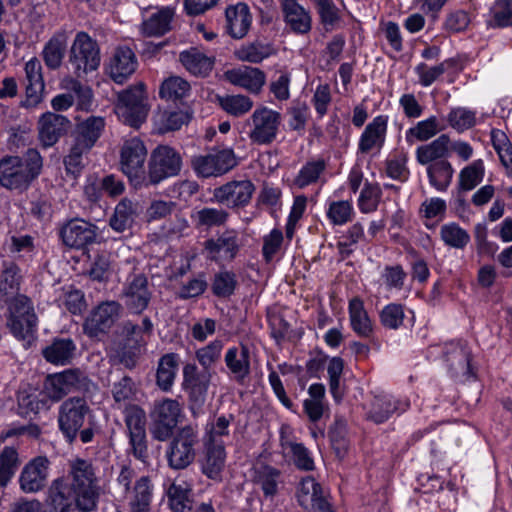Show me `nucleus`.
I'll return each mask as SVG.
<instances>
[{
	"label": "nucleus",
	"mask_w": 512,
	"mask_h": 512,
	"mask_svg": "<svg viewBox=\"0 0 512 512\" xmlns=\"http://www.w3.org/2000/svg\"><path fill=\"white\" fill-rule=\"evenodd\" d=\"M43 160L36 149L23 156H7L0 160V184L10 190H24L38 177Z\"/></svg>",
	"instance_id": "f257e3e1"
},
{
	"label": "nucleus",
	"mask_w": 512,
	"mask_h": 512,
	"mask_svg": "<svg viewBox=\"0 0 512 512\" xmlns=\"http://www.w3.org/2000/svg\"><path fill=\"white\" fill-rule=\"evenodd\" d=\"M69 475L72 478L69 485L76 496L77 508L85 512L96 509L101 488L93 463L82 458L71 460Z\"/></svg>",
	"instance_id": "f03ea898"
},
{
	"label": "nucleus",
	"mask_w": 512,
	"mask_h": 512,
	"mask_svg": "<svg viewBox=\"0 0 512 512\" xmlns=\"http://www.w3.org/2000/svg\"><path fill=\"white\" fill-rule=\"evenodd\" d=\"M182 169V157L174 148L160 145L155 148L148 162V171L136 187L156 186L162 181L177 176Z\"/></svg>",
	"instance_id": "7ed1b4c3"
},
{
	"label": "nucleus",
	"mask_w": 512,
	"mask_h": 512,
	"mask_svg": "<svg viewBox=\"0 0 512 512\" xmlns=\"http://www.w3.org/2000/svg\"><path fill=\"white\" fill-rule=\"evenodd\" d=\"M148 112V95L143 82L119 92L116 113L124 124L139 128L146 121Z\"/></svg>",
	"instance_id": "20e7f679"
},
{
	"label": "nucleus",
	"mask_w": 512,
	"mask_h": 512,
	"mask_svg": "<svg viewBox=\"0 0 512 512\" xmlns=\"http://www.w3.org/2000/svg\"><path fill=\"white\" fill-rule=\"evenodd\" d=\"M198 445V432L193 426L187 425L179 429L166 450L169 467L182 470L191 465L195 460Z\"/></svg>",
	"instance_id": "39448f33"
},
{
	"label": "nucleus",
	"mask_w": 512,
	"mask_h": 512,
	"mask_svg": "<svg viewBox=\"0 0 512 512\" xmlns=\"http://www.w3.org/2000/svg\"><path fill=\"white\" fill-rule=\"evenodd\" d=\"M98 44L87 33L78 32L71 45L68 63L73 73L81 78L95 71L100 65Z\"/></svg>",
	"instance_id": "423d86ee"
},
{
	"label": "nucleus",
	"mask_w": 512,
	"mask_h": 512,
	"mask_svg": "<svg viewBox=\"0 0 512 512\" xmlns=\"http://www.w3.org/2000/svg\"><path fill=\"white\" fill-rule=\"evenodd\" d=\"M92 416V409L85 398L79 396L64 400L58 409V426L64 437L73 442L87 417Z\"/></svg>",
	"instance_id": "0eeeda50"
},
{
	"label": "nucleus",
	"mask_w": 512,
	"mask_h": 512,
	"mask_svg": "<svg viewBox=\"0 0 512 512\" xmlns=\"http://www.w3.org/2000/svg\"><path fill=\"white\" fill-rule=\"evenodd\" d=\"M8 311L7 326L12 335L19 340L32 337L38 318L31 300L25 295H17L10 301Z\"/></svg>",
	"instance_id": "6e6552de"
},
{
	"label": "nucleus",
	"mask_w": 512,
	"mask_h": 512,
	"mask_svg": "<svg viewBox=\"0 0 512 512\" xmlns=\"http://www.w3.org/2000/svg\"><path fill=\"white\" fill-rule=\"evenodd\" d=\"M281 123L282 116L278 111L258 107L246 121L250 128L248 137L253 144L270 145L276 140Z\"/></svg>",
	"instance_id": "1a4fd4ad"
},
{
	"label": "nucleus",
	"mask_w": 512,
	"mask_h": 512,
	"mask_svg": "<svg viewBox=\"0 0 512 512\" xmlns=\"http://www.w3.org/2000/svg\"><path fill=\"white\" fill-rule=\"evenodd\" d=\"M182 407L175 399L165 398L156 401L151 412V435L155 440L166 441L170 439L180 422Z\"/></svg>",
	"instance_id": "9d476101"
},
{
	"label": "nucleus",
	"mask_w": 512,
	"mask_h": 512,
	"mask_svg": "<svg viewBox=\"0 0 512 512\" xmlns=\"http://www.w3.org/2000/svg\"><path fill=\"white\" fill-rule=\"evenodd\" d=\"M192 168L203 178L218 177L228 173L237 166L238 161L231 148L213 149L206 155L192 159Z\"/></svg>",
	"instance_id": "9b49d317"
},
{
	"label": "nucleus",
	"mask_w": 512,
	"mask_h": 512,
	"mask_svg": "<svg viewBox=\"0 0 512 512\" xmlns=\"http://www.w3.org/2000/svg\"><path fill=\"white\" fill-rule=\"evenodd\" d=\"M123 311L118 301H103L94 307L83 323V331L90 338L107 334L120 319Z\"/></svg>",
	"instance_id": "f8f14e48"
},
{
	"label": "nucleus",
	"mask_w": 512,
	"mask_h": 512,
	"mask_svg": "<svg viewBox=\"0 0 512 512\" xmlns=\"http://www.w3.org/2000/svg\"><path fill=\"white\" fill-rule=\"evenodd\" d=\"M212 377L213 371L200 370L195 363L184 365L182 386L192 409H199L204 405Z\"/></svg>",
	"instance_id": "ddd939ff"
},
{
	"label": "nucleus",
	"mask_w": 512,
	"mask_h": 512,
	"mask_svg": "<svg viewBox=\"0 0 512 512\" xmlns=\"http://www.w3.org/2000/svg\"><path fill=\"white\" fill-rule=\"evenodd\" d=\"M255 192L254 184L247 179L229 181L213 190V199L228 208L247 206Z\"/></svg>",
	"instance_id": "4468645a"
},
{
	"label": "nucleus",
	"mask_w": 512,
	"mask_h": 512,
	"mask_svg": "<svg viewBox=\"0 0 512 512\" xmlns=\"http://www.w3.org/2000/svg\"><path fill=\"white\" fill-rule=\"evenodd\" d=\"M147 150L144 143L138 138L126 140L121 148L120 165L130 181L136 187V182L141 180L144 174L143 166L146 160Z\"/></svg>",
	"instance_id": "2eb2a0df"
},
{
	"label": "nucleus",
	"mask_w": 512,
	"mask_h": 512,
	"mask_svg": "<svg viewBox=\"0 0 512 512\" xmlns=\"http://www.w3.org/2000/svg\"><path fill=\"white\" fill-rule=\"evenodd\" d=\"M59 235L65 246L83 249L96 241L97 227L83 219H71L63 224Z\"/></svg>",
	"instance_id": "dca6fc26"
},
{
	"label": "nucleus",
	"mask_w": 512,
	"mask_h": 512,
	"mask_svg": "<svg viewBox=\"0 0 512 512\" xmlns=\"http://www.w3.org/2000/svg\"><path fill=\"white\" fill-rule=\"evenodd\" d=\"M49 466L50 461L45 456H38L30 460L20 473V489L24 493H37L43 490L48 481Z\"/></svg>",
	"instance_id": "f3484780"
},
{
	"label": "nucleus",
	"mask_w": 512,
	"mask_h": 512,
	"mask_svg": "<svg viewBox=\"0 0 512 512\" xmlns=\"http://www.w3.org/2000/svg\"><path fill=\"white\" fill-rule=\"evenodd\" d=\"M298 504L306 510L315 512H330L328 503L321 485L311 476L302 478L296 489Z\"/></svg>",
	"instance_id": "a211bd4d"
},
{
	"label": "nucleus",
	"mask_w": 512,
	"mask_h": 512,
	"mask_svg": "<svg viewBox=\"0 0 512 512\" xmlns=\"http://www.w3.org/2000/svg\"><path fill=\"white\" fill-rule=\"evenodd\" d=\"M122 296L126 308L134 314H141L149 305L152 292L144 274H136L124 287Z\"/></svg>",
	"instance_id": "6ab92c4d"
},
{
	"label": "nucleus",
	"mask_w": 512,
	"mask_h": 512,
	"mask_svg": "<svg viewBox=\"0 0 512 512\" xmlns=\"http://www.w3.org/2000/svg\"><path fill=\"white\" fill-rule=\"evenodd\" d=\"M444 357L453 377L468 379L473 375L471 351L465 342L452 341L447 343L445 345Z\"/></svg>",
	"instance_id": "aec40b11"
},
{
	"label": "nucleus",
	"mask_w": 512,
	"mask_h": 512,
	"mask_svg": "<svg viewBox=\"0 0 512 512\" xmlns=\"http://www.w3.org/2000/svg\"><path fill=\"white\" fill-rule=\"evenodd\" d=\"M138 66V61L133 50L127 46H119L113 52L107 71L111 79L118 84L124 83Z\"/></svg>",
	"instance_id": "412c9836"
},
{
	"label": "nucleus",
	"mask_w": 512,
	"mask_h": 512,
	"mask_svg": "<svg viewBox=\"0 0 512 512\" xmlns=\"http://www.w3.org/2000/svg\"><path fill=\"white\" fill-rule=\"evenodd\" d=\"M70 121L63 115L47 112L38 122L39 141L44 148L55 145L66 134Z\"/></svg>",
	"instance_id": "4be33fe9"
},
{
	"label": "nucleus",
	"mask_w": 512,
	"mask_h": 512,
	"mask_svg": "<svg viewBox=\"0 0 512 512\" xmlns=\"http://www.w3.org/2000/svg\"><path fill=\"white\" fill-rule=\"evenodd\" d=\"M250 349L246 344L227 349L224 361L231 378L238 384H244L251 373Z\"/></svg>",
	"instance_id": "5701e85b"
},
{
	"label": "nucleus",
	"mask_w": 512,
	"mask_h": 512,
	"mask_svg": "<svg viewBox=\"0 0 512 512\" xmlns=\"http://www.w3.org/2000/svg\"><path fill=\"white\" fill-rule=\"evenodd\" d=\"M204 247L211 260L232 261L240 250L238 234L234 230H227L216 239L206 240Z\"/></svg>",
	"instance_id": "b1692460"
},
{
	"label": "nucleus",
	"mask_w": 512,
	"mask_h": 512,
	"mask_svg": "<svg viewBox=\"0 0 512 512\" xmlns=\"http://www.w3.org/2000/svg\"><path fill=\"white\" fill-rule=\"evenodd\" d=\"M46 504L52 512H74L77 506L73 488L63 478L53 480L47 491Z\"/></svg>",
	"instance_id": "393cba45"
},
{
	"label": "nucleus",
	"mask_w": 512,
	"mask_h": 512,
	"mask_svg": "<svg viewBox=\"0 0 512 512\" xmlns=\"http://www.w3.org/2000/svg\"><path fill=\"white\" fill-rule=\"evenodd\" d=\"M224 77L231 84L242 87L254 94H258L266 82L265 73L259 68L251 66H241L227 70Z\"/></svg>",
	"instance_id": "a878e982"
},
{
	"label": "nucleus",
	"mask_w": 512,
	"mask_h": 512,
	"mask_svg": "<svg viewBox=\"0 0 512 512\" xmlns=\"http://www.w3.org/2000/svg\"><path fill=\"white\" fill-rule=\"evenodd\" d=\"M281 9L284 22L292 32L305 35L311 31V15L296 0H282Z\"/></svg>",
	"instance_id": "bb28decb"
},
{
	"label": "nucleus",
	"mask_w": 512,
	"mask_h": 512,
	"mask_svg": "<svg viewBox=\"0 0 512 512\" xmlns=\"http://www.w3.org/2000/svg\"><path fill=\"white\" fill-rule=\"evenodd\" d=\"M387 123V116L379 115L365 127L358 143L359 152L366 154L373 149L382 148L386 138Z\"/></svg>",
	"instance_id": "cd10ccee"
},
{
	"label": "nucleus",
	"mask_w": 512,
	"mask_h": 512,
	"mask_svg": "<svg viewBox=\"0 0 512 512\" xmlns=\"http://www.w3.org/2000/svg\"><path fill=\"white\" fill-rule=\"evenodd\" d=\"M228 33L235 39H241L248 33L252 15L246 3L230 5L225 10Z\"/></svg>",
	"instance_id": "c85d7f7f"
},
{
	"label": "nucleus",
	"mask_w": 512,
	"mask_h": 512,
	"mask_svg": "<svg viewBox=\"0 0 512 512\" xmlns=\"http://www.w3.org/2000/svg\"><path fill=\"white\" fill-rule=\"evenodd\" d=\"M252 480L258 486L265 498L273 499L283 484L281 471L266 464H258L253 468Z\"/></svg>",
	"instance_id": "c756f323"
},
{
	"label": "nucleus",
	"mask_w": 512,
	"mask_h": 512,
	"mask_svg": "<svg viewBox=\"0 0 512 512\" xmlns=\"http://www.w3.org/2000/svg\"><path fill=\"white\" fill-rule=\"evenodd\" d=\"M179 61L190 74L198 77L208 76L214 67V58L196 47L180 52Z\"/></svg>",
	"instance_id": "7c9ffc66"
},
{
	"label": "nucleus",
	"mask_w": 512,
	"mask_h": 512,
	"mask_svg": "<svg viewBox=\"0 0 512 512\" xmlns=\"http://www.w3.org/2000/svg\"><path fill=\"white\" fill-rule=\"evenodd\" d=\"M105 127L103 117L90 116L76 125L73 141L91 150Z\"/></svg>",
	"instance_id": "2f4dec72"
},
{
	"label": "nucleus",
	"mask_w": 512,
	"mask_h": 512,
	"mask_svg": "<svg viewBox=\"0 0 512 512\" xmlns=\"http://www.w3.org/2000/svg\"><path fill=\"white\" fill-rule=\"evenodd\" d=\"M141 212L139 202L123 198L115 207L109 220V225L116 232H124L130 229Z\"/></svg>",
	"instance_id": "473e14b6"
},
{
	"label": "nucleus",
	"mask_w": 512,
	"mask_h": 512,
	"mask_svg": "<svg viewBox=\"0 0 512 512\" xmlns=\"http://www.w3.org/2000/svg\"><path fill=\"white\" fill-rule=\"evenodd\" d=\"M26 74V103L34 106L41 100L44 89L41 63L37 58L29 60L25 64Z\"/></svg>",
	"instance_id": "72a5a7b5"
},
{
	"label": "nucleus",
	"mask_w": 512,
	"mask_h": 512,
	"mask_svg": "<svg viewBox=\"0 0 512 512\" xmlns=\"http://www.w3.org/2000/svg\"><path fill=\"white\" fill-rule=\"evenodd\" d=\"M76 344L71 338H55L42 350L44 359L54 365H67L75 356Z\"/></svg>",
	"instance_id": "f704fd0d"
},
{
	"label": "nucleus",
	"mask_w": 512,
	"mask_h": 512,
	"mask_svg": "<svg viewBox=\"0 0 512 512\" xmlns=\"http://www.w3.org/2000/svg\"><path fill=\"white\" fill-rule=\"evenodd\" d=\"M449 145V136L441 134L432 142L416 149V160L421 165H430L440 160H446L445 157L449 154Z\"/></svg>",
	"instance_id": "c9c22d12"
},
{
	"label": "nucleus",
	"mask_w": 512,
	"mask_h": 512,
	"mask_svg": "<svg viewBox=\"0 0 512 512\" xmlns=\"http://www.w3.org/2000/svg\"><path fill=\"white\" fill-rule=\"evenodd\" d=\"M349 320L352 330L362 338H370L374 333V324L364 308L360 298H353L349 302Z\"/></svg>",
	"instance_id": "e433bc0d"
},
{
	"label": "nucleus",
	"mask_w": 512,
	"mask_h": 512,
	"mask_svg": "<svg viewBox=\"0 0 512 512\" xmlns=\"http://www.w3.org/2000/svg\"><path fill=\"white\" fill-rule=\"evenodd\" d=\"M399 401L395 400L391 395L381 393L375 395L371 400L367 419L376 424L387 421L391 415L398 410Z\"/></svg>",
	"instance_id": "4c0bfd02"
},
{
	"label": "nucleus",
	"mask_w": 512,
	"mask_h": 512,
	"mask_svg": "<svg viewBox=\"0 0 512 512\" xmlns=\"http://www.w3.org/2000/svg\"><path fill=\"white\" fill-rule=\"evenodd\" d=\"M166 494L173 512H192L191 487L187 482L171 483Z\"/></svg>",
	"instance_id": "58836bf2"
},
{
	"label": "nucleus",
	"mask_w": 512,
	"mask_h": 512,
	"mask_svg": "<svg viewBox=\"0 0 512 512\" xmlns=\"http://www.w3.org/2000/svg\"><path fill=\"white\" fill-rule=\"evenodd\" d=\"M225 463V450L222 444L206 443V455L202 472L210 479L218 480Z\"/></svg>",
	"instance_id": "ea45409f"
},
{
	"label": "nucleus",
	"mask_w": 512,
	"mask_h": 512,
	"mask_svg": "<svg viewBox=\"0 0 512 512\" xmlns=\"http://www.w3.org/2000/svg\"><path fill=\"white\" fill-rule=\"evenodd\" d=\"M174 9L163 7L142 23V32L147 36H162L171 29Z\"/></svg>",
	"instance_id": "a19ab883"
},
{
	"label": "nucleus",
	"mask_w": 512,
	"mask_h": 512,
	"mask_svg": "<svg viewBox=\"0 0 512 512\" xmlns=\"http://www.w3.org/2000/svg\"><path fill=\"white\" fill-rule=\"evenodd\" d=\"M454 168L447 160H440L427 167L430 185L439 192H445L452 183Z\"/></svg>",
	"instance_id": "79ce46f5"
},
{
	"label": "nucleus",
	"mask_w": 512,
	"mask_h": 512,
	"mask_svg": "<svg viewBox=\"0 0 512 512\" xmlns=\"http://www.w3.org/2000/svg\"><path fill=\"white\" fill-rule=\"evenodd\" d=\"M178 362L179 357L176 353H167L160 358L156 379L161 390L169 391L171 389L178 369Z\"/></svg>",
	"instance_id": "37998d69"
},
{
	"label": "nucleus",
	"mask_w": 512,
	"mask_h": 512,
	"mask_svg": "<svg viewBox=\"0 0 512 512\" xmlns=\"http://www.w3.org/2000/svg\"><path fill=\"white\" fill-rule=\"evenodd\" d=\"M67 47L64 34L54 35L44 46L42 55L46 66L57 69L61 66Z\"/></svg>",
	"instance_id": "c03bdc74"
},
{
	"label": "nucleus",
	"mask_w": 512,
	"mask_h": 512,
	"mask_svg": "<svg viewBox=\"0 0 512 512\" xmlns=\"http://www.w3.org/2000/svg\"><path fill=\"white\" fill-rule=\"evenodd\" d=\"M325 170L326 162L324 159L308 161L299 170L297 176L293 180V184L294 186L303 189L316 183Z\"/></svg>",
	"instance_id": "a18cd8bd"
},
{
	"label": "nucleus",
	"mask_w": 512,
	"mask_h": 512,
	"mask_svg": "<svg viewBox=\"0 0 512 512\" xmlns=\"http://www.w3.org/2000/svg\"><path fill=\"white\" fill-rule=\"evenodd\" d=\"M190 84L179 76L165 79L159 89V95L167 101H177L186 97L190 92Z\"/></svg>",
	"instance_id": "49530a36"
},
{
	"label": "nucleus",
	"mask_w": 512,
	"mask_h": 512,
	"mask_svg": "<svg viewBox=\"0 0 512 512\" xmlns=\"http://www.w3.org/2000/svg\"><path fill=\"white\" fill-rule=\"evenodd\" d=\"M484 177V165L482 160H476L464 167L459 173L458 191L468 192L480 184Z\"/></svg>",
	"instance_id": "de8ad7c7"
},
{
	"label": "nucleus",
	"mask_w": 512,
	"mask_h": 512,
	"mask_svg": "<svg viewBox=\"0 0 512 512\" xmlns=\"http://www.w3.org/2000/svg\"><path fill=\"white\" fill-rule=\"evenodd\" d=\"M274 53L272 45L255 41L242 45L236 50L235 55L241 61L260 63Z\"/></svg>",
	"instance_id": "09e8293b"
},
{
	"label": "nucleus",
	"mask_w": 512,
	"mask_h": 512,
	"mask_svg": "<svg viewBox=\"0 0 512 512\" xmlns=\"http://www.w3.org/2000/svg\"><path fill=\"white\" fill-rule=\"evenodd\" d=\"M281 446L285 454L289 455L295 466L301 470L311 471L314 469V461L308 449L302 443L282 441Z\"/></svg>",
	"instance_id": "8fccbe9b"
},
{
	"label": "nucleus",
	"mask_w": 512,
	"mask_h": 512,
	"mask_svg": "<svg viewBox=\"0 0 512 512\" xmlns=\"http://www.w3.org/2000/svg\"><path fill=\"white\" fill-rule=\"evenodd\" d=\"M439 131L437 118L431 116L408 129L405 138L409 144H413L416 140L424 142L434 137Z\"/></svg>",
	"instance_id": "3c124183"
},
{
	"label": "nucleus",
	"mask_w": 512,
	"mask_h": 512,
	"mask_svg": "<svg viewBox=\"0 0 512 512\" xmlns=\"http://www.w3.org/2000/svg\"><path fill=\"white\" fill-rule=\"evenodd\" d=\"M487 25L492 28L512 26V0H497L490 8Z\"/></svg>",
	"instance_id": "603ef678"
},
{
	"label": "nucleus",
	"mask_w": 512,
	"mask_h": 512,
	"mask_svg": "<svg viewBox=\"0 0 512 512\" xmlns=\"http://www.w3.org/2000/svg\"><path fill=\"white\" fill-rule=\"evenodd\" d=\"M440 237L447 246L455 249H464L470 242L468 232L455 222L442 225Z\"/></svg>",
	"instance_id": "864d4df0"
},
{
	"label": "nucleus",
	"mask_w": 512,
	"mask_h": 512,
	"mask_svg": "<svg viewBox=\"0 0 512 512\" xmlns=\"http://www.w3.org/2000/svg\"><path fill=\"white\" fill-rule=\"evenodd\" d=\"M111 394L117 408L129 407L130 402H132L136 396L134 381L128 376L122 377L119 381L113 383Z\"/></svg>",
	"instance_id": "5fc2aeb1"
},
{
	"label": "nucleus",
	"mask_w": 512,
	"mask_h": 512,
	"mask_svg": "<svg viewBox=\"0 0 512 512\" xmlns=\"http://www.w3.org/2000/svg\"><path fill=\"white\" fill-rule=\"evenodd\" d=\"M218 102L226 113L235 117L248 113L253 107L250 97L241 94L219 96Z\"/></svg>",
	"instance_id": "6e6d98bb"
},
{
	"label": "nucleus",
	"mask_w": 512,
	"mask_h": 512,
	"mask_svg": "<svg viewBox=\"0 0 512 512\" xmlns=\"http://www.w3.org/2000/svg\"><path fill=\"white\" fill-rule=\"evenodd\" d=\"M20 462L14 447L6 446L0 452V486L6 487L14 476Z\"/></svg>",
	"instance_id": "4d7b16f0"
},
{
	"label": "nucleus",
	"mask_w": 512,
	"mask_h": 512,
	"mask_svg": "<svg viewBox=\"0 0 512 512\" xmlns=\"http://www.w3.org/2000/svg\"><path fill=\"white\" fill-rule=\"evenodd\" d=\"M237 284V277L234 272L221 270L213 277L211 291L219 298H229L234 294Z\"/></svg>",
	"instance_id": "13d9d810"
},
{
	"label": "nucleus",
	"mask_w": 512,
	"mask_h": 512,
	"mask_svg": "<svg viewBox=\"0 0 512 512\" xmlns=\"http://www.w3.org/2000/svg\"><path fill=\"white\" fill-rule=\"evenodd\" d=\"M90 151L88 148H84V146L78 145V143L73 141L63 161L66 173L72 175L74 179L77 178L85 167L84 158Z\"/></svg>",
	"instance_id": "bf43d9fd"
},
{
	"label": "nucleus",
	"mask_w": 512,
	"mask_h": 512,
	"mask_svg": "<svg viewBox=\"0 0 512 512\" xmlns=\"http://www.w3.org/2000/svg\"><path fill=\"white\" fill-rule=\"evenodd\" d=\"M455 64L454 59H447L436 66L429 67L425 63H420L416 66L415 71L419 77V83L428 87L438 80L447 69Z\"/></svg>",
	"instance_id": "052dcab7"
},
{
	"label": "nucleus",
	"mask_w": 512,
	"mask_h": 512,
	"mask_svg": "<svg viewBox=\"0 0 512 512\" xmlns=\"http://www.w3.org/2000/svg\"><path fill=\"white\" fill-rule=\"evenodd\" d=\"M223 350V342L214 340L209 344L199 348L195 352V357L202 367V370L212 371V368L218 363Z\"/></svg>",
	"instance_id": "680f3d73"
},
{
	"label": "nucleus",
	"mask_w": 512,
	"mask_h": 512,
	"mask_svg": "<svg viewBox=\"0 0 512 512\" xmlns=\"http://www.w3.org/2000/svg\"><path fill=\"white\" fill-rule=\"evenodd\" d=\"M404 319V306L399 303L387 304L379 313L381 325L389 330H398L403 325Z\"/></svg>",
	"instance_id": "e2e57ef3"
},
{
	"label": "nucleus",
	"mask_w": 512,
	"mask_h": 512,
	"mask_svg": "<svg viewBox=\"0 0 512 512\" xmlns=\"http://www.w3.org/2000/svg\"><path fill=\"white\" fill-rule=\"evenodd\" d=\"M449 125L458 132H464L476 125V112L465 107L451 109L447 116Z\"/></svg>",
	"instance_id": "0e129e2a"
},
{
	"label": "nucleus",
	"mask_w": 512,
	"mask_h": 512,
	"mask_svg": "<svg viewBox=\"0 0 512 512\" xmlns=\"http://www.w3.org/2000/svg\"><path fill=\"white\" fill-rule=\"evenodd\" d=\"M408 154L404 151L395 152L386 160V173L395 180L405 182L409 177V169L407 167Z\"/></svg>",
	"instance_id": "69168bd1"
},
{
	"label": "nucleus",
	"mask_w": 512,
	"mask_h": 512,
	"mask_svg": "<svg viewBox=\"0 0 512 512\" xmlns=\"http://www.w3.org/2000/svg\"><path fill=\"white\" fill-rule=\"evenodd\" d=\"M354 216L353 204L349 200L332 201L327 210V217L334 225H344Z\"/></svg>",
	"instance_id": "338daca9"
},
{
	"label": "nucleus",
	"mask_w": 512,
	"mask_h": 512,
	"mask_svg": "<svg viewBox=\"0 0 512 512\" xmlns=\"http://www.w3.org/2000/svg\"><path fill=\"white\" fill-rule=\"evenodd\" d=\"M382 190L378 184L365 183L358 199L359 209L362 213H371L378 207Z\"/></svg>",
	"instance_id": "774afa93"
}]
</instances>
